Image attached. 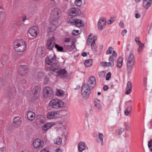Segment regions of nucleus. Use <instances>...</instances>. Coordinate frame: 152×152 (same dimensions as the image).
Segmentation results:
<instances>
[{
	"label": "nucleus",
	"instance_id": "nucleus-33",
	"mask_svg": "<svg viewBox=\"0 0 152 152\" xmlns=\"http://www.w3.org/2000/svg\"><path fill=\"white\" fill-rule=\"evenodd\" d=\"M132 110L131 106H129L127 108L126 110L124 111L125 114L126 116H129L131 115L130 112Z\"/></svg>",
	"mask_w": 152,
	"mask_h": 152
},
{
	"label": "nucleus",
	"instance_id": "nucleus-10",
	"mask_svg": "<svg viewBox=\"0 0 152 152\" xmlns=\"http://www.w3.org/2000/svg\"><path fill=\"white\" fill-rule=\"evenodd\" d=\"M41 88L40 86H35L32 90L33 98L34 99L38 98L40 96Z\"/></svg>",
	"mask_w": 152,
	"mask_h": 152
},
{
	"label": "nucleus",
	"instance_id": "nucleus-46",
	"mask_svg": "<svg viewBox=\"0 0 152 152\" xmlns=\"http://www.w3.org/2000/svg\"><path fill=\"white\" fill-rule=\"evenodd\" d=\"M42 130L45 132H46L49 129L46 124H45L42 127Z\"/></svg>",
	"mask_w": 152,
	"mask_h": 152
},
{
	"label": "nucleus",
	"instance_id": "nucleus-7",
	"mask_svg": "<svg viewBox=\"0 0 152 152\" xmlns=\"http://www.w3.org/2000/svg\"><path fill=\"white\" fill-rule=\"evenodd\" d=\"M61 13V11L59 8H53L50 14L51 19L58 21V19L60 17Z\"/></svg>",
	"mask_w": 152,
	"mask_h": 152
},
{
	"label": "nucleus",
	"instance_id": "nucleus-60",
	"mask_svg": "<svg viewBox=\"0 0 152 152\" xmlns=\"http://www.w3.org/2000/svg\"><path fill=\"white\" fill-rule=\"evenodd\" d=\"M71 41V39L69 38H66L64 40V42H69Z\"/></svg>",
	"mask_w": 152,
	"mask_h": 152
},
{
	"label": "nucleus",
	"instance_id": "nucleus-56",
	"mask_svg": "<svg viewBox=\"0 0 152 152\" xmlns=\"http://www.w3.org/2000/svg\"><path fill=\"white\" fill-rule=\"evenodd\" d=\"M119 26L121 27L124 28V26L123 22L122 21L120 22L119 23Z\"/></svg>",
	"mask_w": 152,
	"mask_h": 152
},
{
	"label": "nucleus",
	"instance_id": "nucleus-43",
	"mask_svg": "<svg viewBox=\"0 0 152 152\" xmlns=\"http://www.w3.org/2000/svg\"><path fill=\"white\" fill-rule=\"evenodd\" d=\"M82 4V0H76L75 2V4L77 6H81Z\"/></svg>",
	"mask_w": 152,
	"mask_h": 152
},
{
	"label": "nucleus",
	"instance_id": "nucleus-52",
	"mask_svg": "<svg viewBox=\"0 0 152 152\" xmlns=\"http://www.w3.org/2000/svg\"><path fill=\"white\" fill-rule=\"evenodd\" d=\"M67 133L66 132H64V134H63L61 136L62 137H64V140L66 141L67 140Z\"/></svg>",
	"mask_w": 152,
	"mask_h": 152
},
{
	"label": "nucleus",
	"instance_id": "nucleus-36",
	"mask_svg": "<svg viewBox=\"0 0 152 152\" xmlns=\"http://www.w3.org/2000/svg\"><path fill=\"white\" fill-rule=\"evenodd\" d=\"M55 47L57 50L58 51L63 52V48L62 47H61L57 44H55Z\"/></svg>",
	"mask_w": 152,
	"mask_h": 152
},
{
	"label": "nucleus",
	"instance_id": "nucleus-51",
	"mask_svg": "<svg viewBox=\"0 0 152 152\" xmlns=\"http://www.w3.org/2000/svg\"><path fill=\"white\" fill-rule=\"evenodd\" d=\"M114 20L113 18H111L107 22V23L108 24H110L112 23L114 21Z\"/></svg>",
	"mask_w": 152,
	"mask_h": 152
},
{
	"label": "nucleus",
	"instance_id": "nucleus-50",
	"mask_svg": "<svg viewBox=\"0 0 152 152\" xmlns=\"http://www.w3.org/2000/svg\"><path fill=\"white\" fill-rule=\"evenodd\" d=\"M40 152H50L48 149L46 147L42 149Z\"/></svg>",
	"mask_w": 152,
	"mask_h": 152
},
{
	"label": "nucleus",
	"instance_id": "nucleus-62",
	"mask_svg": "<svg viewBox=\"0 0 152 152\" xmlns=\"http://www.w3.org/2000/svg\"><path fill=\"white\" fill-rule=\"evenodd\" d=\"M108 87L106 86L105 85L103 86V89L104 91H106L108 89Z\"/></svg>",
	"mask_w": 152,
	"mask_h": 152
},
{
	"label": "nucleus",
	"instance_id": "nucleus-35",
	"mask_svg": "<svg viewBox=\"0 0 152 152\" xmlns=\"http://www.w3.org/2000/svg\"><path fill=\"white\" fill-rule=\"evenodd\" d=\"M5 17V13L4 11L0 12V22L3 21Z\"/></svg>",
	"mask_w": 152,
	"mask_h": 152
},
{
	"label": "nucleus",
	"instance_id": "nucleus-53",
	"mask_svg": "<svg viewBox=\"0 0 152 152\" xmlns=\"http://www.w3.org/2000/svg\"><path fill=\"white\" fill-rule=\"evenodd\" d=\"M50 4L53 6H56V3L54 0H51L50 2Z\"/></svg>",
	"mask_w": 152,
	"mask_h": 152
},
{
	"label": "nucleus",
	"instance_id": "nucleus-49",
	"mask_svg": "<svg viewBox=\"0 0 152 152\" xmlns=\"http://www.w3.org/2000/svg\"><path fill=\"white\" fill-rule=\"evenodd\" d=\"M124 131V129L123 128H120L117 132V134L118 135L121 134Z\"/></svg>",
	"mask_w": 152,
	"mask_h": 152
},
{
	"label": "nucleus",
	"instance_id": "nucleus-27",
	"mask_svg": "<svg viewBox=\"0 0 152 152\" xmlns=\"http://www.w3.org/2000/svg\"><path fill=\"white\" fill-rule=\"evenodd\" d=\"M123 58L122 57H119L117 62L116 66L117 68H121L123 65Z\"/></svg>",
	"mask_w": 152,
	"mask_h": 152
},
{
	"label": "nucleus",
	"instance_id": "nucleus-61",
	"mask_svg": "<svg viewBox=\"0 0 152 152\" xmlns=\"http://www.w3.org/2000/svg\"><path fill=\"white\" fill-rule=\"evenodd\" d=\"M130 127L128 125L126 126L125 129L126 131H129L130 130Z\"/></svg>",
	"mask_w": 152,
	"mask_h": 152
},
{
	"label": "nucleus",
	"instance_id": "nucleus-24",
	"mask_svg": "<svg viewBox=\"0 0 152 152\" xmlns=\"http://www.w3.org/2000/svg\"><path fill=\"white\" fill-rule=\"evenodd\" d=\"M132 84L131 82L129 81L127 82L126 86V91L125 93L127 94H129L132 92Z\"/></svg>",
	"mask_w": 152,
	"mask_h": 152
},
{
	"label": "nucleus",
	"instance_id": "nucleus-55",
	"mask_svg": "<svg viewBox=\"0 0 152 152\" xmlns=\"http://www.w3.org/2000/svg\"><path fill=\"white\" fill-rule=\"evenodd\" d=\"M135 41L138 45L141 43V42L138 40V39L137 37H136L135 38Z\"/></svg>",
	"mask_w": 152,
	"mask_h": 152
},
{
	"label": "nucleus",
	"instance_id": "nucleus-18",
	"mask_svg": "<svg viewBox=\"0 0 152 152\" xmlns=\"http://www.w3.org/2000/svg\"><path fill=\"white\" fill-rule=\"evenodd\" d=\"M31 36L34 37H36L39 33L38 28L36 26H34L30 28L28 31Z\"/></svg>",
	"mask_w": 152,
	"mask_h": 152
},
{
	"label": "nucleus",
	"instance_id": "nucleus-59",
	"mask_svg": "<svg viewBox=\"0 0 152 152\" xmlns=\"http://www.w3.org/2000/svg\"><path fill=\"white\" fill-rule=\"evenodd\" d=\"M23 21V22H25L26 20V16L25 15H23L22 18Z\"/></svg>",
	"mask_w": 152,
	"mask_h": 152
},
{
	"label": "nucleus",
	"instance_id": "nucleus-1",
	"mask_svg": "<svg viewBox=\"0 0 152 152\" xmlns=\"http://www.w3.org/2000/svg\"><path fill=\"white\" fill-rule=\"evenodd\" d=\"M107 54H111L109 58L108 62H104L101 63V64L103 66H107L113 67L114 65V60L116 58L117 55V53L113 50V48L111 47H109L106 51Z\"/></svg>",
	"mask_w": 152,
	"mask_h": 152
},
{
	"label": "nucleus",
	"instance_id": "nucleus-42",
	"mask_svg": "<svg viewBox=\"0 0 152 152\" xmlns=\"http://www.w3.org/2000/svg\"><path fill=\"white\" fill-rule=\"evenodd\" d=\"M81 31L79 30H73L72 33L73 35L77 36L80 34Z\"/></svg>",
	"mask_w": 152,
	"mask_h": 152
},
{
	"label": "nucleus",
	"instance_id": "nucleus-31",
	"mask_svg": "<svg viewBox=\"0 0 152 152\" xmlns=\"http://www.w3.org/2000/svg\"><path fill=\"white\" fill-rule=\"evenodd\" d=\"M92 64V60L91 59H88L86 60L84 62V64L86 67H88L91 66Z\"/></svg>",
	"mask_w": 152,
	"mask_h": 152
},
{
	"label": "nucleus",
	"instance_id": "nucleus-30",
	"mask_svg": "<svg viewBox=\"0 0 152 152\" xmlns=\"http://www.w3.org/2000/svg\"><path fill=\"white\" fill-rule=\"evenodd\" d=\"M75 19H73L72 17H69L66 19L67 22L72 25H74Z\"/></svg>",
	"mask_w": 152,
	"mask_h": 152
},
{
	"label": "nucleus",
	"instance_id": "nucleus-23",
	"mask_svg": "<svg viewBox=\"0 0 152 152\" xmlns=\"http://www.w3.org/2000/svg\"><path fill=\"white\" fill-rule=\"evenodd\" d=\"M22 122L21 118L20 116L15 117L13 119V124L15 126L20 125Z\"/></svg>",
	"mask_w": 152,
	"mask_h": 152
},
{
	"label": "nucleus",
	"instance_id": "nucleus-26",
	"mask_svg": "<svg viewBox=\"0 0 152 152\" xmlns=\"http://www.w3.org/2000/svg\"><path fill=\"white\" fill-rule=\"evenodd\" d=\"M99 140L98 142L100 143L101 145H103L104 144L103 142L104 135L102 133H99L98 134Z\"/></svg>",
	"mask_w": 152,
	"mask_h": 152
},
{
	"label": "nucleus",
	"instance_id": "nucleus-64",
	"mask_svg": "<svg viewBox=\"0 0 152 152\" xmlns=\"http://www.w3.org/2000/svg\"><path fill=\"white\" fill-rule=\"evenodd\" d=\"M84 115L86 118H88L89 116V114L87 113H84Z\"/></svg>",
	"mask_w": 152,
	"mask_h": 152
},
{
	"label": "nucleus",
	"instance_id": "nucleus-39",
	"mask_svg": "<svg viewBox=\"0 0 152 152\" xmlns=\"http://www.w3.org/2000/svg\"><path fill=\"white\" fill-rule=\"evenodd\" d=\"M57 129L59 130L60 129H65L64 126L61 123L58 124L57 126Z\"/></svg>",
	"mask_w": 152,
	"mask_h": 152
},
{
	"label": "nucleus",
	"instance_id": "nucleus-14",
	"mask_svg": "<svg viewBox=\"0 0 152 152\" xmlns=\"http://www.w3.org/2000/svg\"><path fill=\"white\" fill-rule=\"evenodd\" d=\"M58 26V21L51 20L50 23V25L49 31L50 32L54 31L57 28Z\"/></svg>",
	"mask_w": 152,
	"mask_h": 152
},
{
	"label": "nucleus",
	"instance_id": "nucleus-8",
	"mask_svg": "<svg viewBox=\"0 0 152 152\" xmlns=\"http://www.w3.org/2000/svg\"><path fill=\"white\" fill-rule=\"evenodd\" d=\"M60 113L56 111L49 112L46 115V117L49 119H56L61 117Z\"/></svg>",
	"mask_w": 152,
	"mask_h": 152
},
{
	"label": "nucleus",
	"instance_id": "nucleus-63",
	"mask_svg": "<svg viewBox=\"0 0 152 152\" xmlns=\"http://www.w3.org/2000/svg\"><path fill=\"white\" fill-rule=\"evenodd\" d=\"M5 149L6 148L4 147H3L1 148H0V152L1 151V152H3L5 150Z\"/></svg>",
	"mask_w": 152,
	"mask_h": 152
},
{
	"label": "nucleus",
	"instance_id": "nucleus-11",
	"mask_svg": "<svg viewBox=\"0 0 152 152\" xmlns=\"http://www.w3.org/2000/svg\"><path fill=\"white\" fill-rule=\"evenodd\" d=\"M44 142L42 140L39 139H35L32 143L33 147L37 149H39L42 148L44 146Z\"/></svg>",
	"mask_w": 152,
	"mask_h": 152
},
{
	"label": "nucleus",
	"instance_id": "nucleus-25",
	"mask_svg": "<svg viewBox=\"0 0 152 152\" xmlns=\"http://www.w3.org/2000/svg\"><path fill=\"white\" fill-rule=\"evenodd\" d=\"M27 116L28 119L30 121H32L35 117V114L31 111H29L27 113Z\"/></svg>",
	"mask_w": 152,
	"mask_h": 152
},
{
	"label": "nucleus",
	"instance_id": "nucleus-22",
	"mask_svg": "<svg viewBox=\"0 0 152 152\" xmlns=\"http://www.w3.org/2000/svg\"><path fill=\"white\" fill-rule=\"evenodd\" d=\"M152 0H143L142 5L144 7L148 9L151 6Z\"/></svg>",
	"mask_w": 152,
	"mask_h": 152
},
{
	"label": "nucleus",
	"instance_id": "nucleus-54",
	"mask_svg": "<svg viewBox=\"0 0 152 152\" xmlns=\"http://www.w3.org/2000/svg\"><path fill=\"white\" fill-rule=\"evenodd\" d=\"M127 32L126 29H124L121 32V35L122 36H124Z\"/></svg>",
	"mask_w": 152,
	"mask_h": 152
},
{
	"label": "nucleus",
	"instance_id": "nucleus-2",
	"mask_svg": "<svg viewBox=\"0 0 152 152\" xmlns=\"http://www.w3.org/2000/svg\"><path fill=\"white\" fill-rule=\"evenodd\" d=\"M49 105L50 108L55 109H58L63 108L65 110L68 109V107L65 105L63 102L58 99L52 100L49 103Z\"/></svg>",
	"mask_w": 152,
	"mask_h": 152
},
{
	"label": "nucleus",
	"instance_id": "nucleus-6",
	"mask_svg": "<svg viewBox=\"0 0 152 152\" xmlns=\"http://www.w3.org/2000/svg\"><path fill=\"white\" fill-rule=\"evenodd\" d=\"M51 71L53 74L55 76H59L61 78L65 77L67 75V71L64 69L59 70L52 67Z\"/></svg>",
	"mask_w": 152,
	"mask_h": 152
},
{
	"label": "nucleus",
	"instance_id": "nucleus-4",
	"mask_svg": "<svg viewBox=\"0 0 152 152\" xmlns=\"http://www.w3.org/2000/svg\"><path fill=\"white\" fill-rule=\"evenodd\" d=\"M91 89H92L87 84H83L82 86L81 93L83 97L85 99L88 98L90 94Z\"/></svg>",
	"mask_w": 152,
	"mask_h": 152
},
{
	"label": "nucleus",
	"instance_id": "nucleus-44",
	"mask_svg": "<svg viewBox=\"0 0 152 152\" xmlns=\"http://www.w3.org/2000/svg\"><path fill=\"white\" fill-rule=\"evenodd\" d=\"M148 146L150 151L152 152V140H150L148 142Z\"/></svg>",
	"mask_w": 152,
	"mask_h": 152
},
{
	"label": "nucleus",
	"instance_id": "nucleus-19",
	"mask_svg": "<svg viewBox=\"0 0 152 152\" xmlns=\"http://www.w3.org/2000/svg\"><path fill=\"white\" fill-rule=\"evenodd\" d=\"M88 84L90 85V86L91 89L95 86L96 84V81L95 77L94 76L90 77L88 79Z\"/></svg>",
	"mask_w": 152,
	"mask_h": 152
},
{
	"label": "nucleus",
	"instance_id": "nucleus-20",
	"mask_svg": "<svg viewBox=\"0 0 152 152\" xmlns=\"http://www.w3.org/2000/svg\"><path fill=\"white\" fill-rule=\"evenodd\" d=\"M45 48L42 47H39L37 48V53L40 57H43L45 55V53L44 51Z\"/></svg>",
	"mask_w": 152,
	"mask_h": 152
},
{
	"label": "nucleus",
	"instance_id": "nucleus-48",
	"mask_svg": "<svg viewBox=\"0 0 152 152\" xmlns=\"http://www.w3.org/2000/svg\"><path fill=\"white\" fill-rule=\"evenodd\" d=\"M93 36L92 34H90L88 37V42L89 43L91 42L92 40Z\"/></svg>",
	"mask_w": 152,
	"mask_h": 152
},
{
	"label": "nucleus",
	"instance_id": "nucleus-28",
	"mask_svg": "<svg viewBox=\"0 0 152 152\" xmlns=\"http://www.w3.org/2000/svg\"><path fill=\"white\" fill-rule=\"evenodd\" d=\"M62 138L58 136L55 138L54 140V143L57 145H60L62 143Z\"/></svg>",
	"mask_w": 152,
	"mask_h": 152
},
{
	"label": "nucleus",
	"instance_id": "nucleus-38",
	"mask_svg": "<svg viewBox=\"0 0 152 152\" xmlns=\"http://www.w3.org/2000/svg\"><path fill=\"white\" fill-rule=\"evenodd\" d=\"M91 47L93 50L95 51L96 49V47L95 43V40L94 39L91 44Z\"/></svg>",
	"mask_w": 152,
	"mask_h": 152
},
{
	"label": "nucleus",
	"instance_id": "nucleus-37",
	"mask_svg": "<svg viewBox=\"0 0 152 152\" xmlns=\"http://www.w3.org/2000/svg\"><path fill=\"white\" fill-rule=\"evenodd\" d=\"M100 103V100L97 99H95L94 101V105L97 108L99 107V105Z\"/></svg>",
	"mask_w": 152,
	"mask_h": 152
},
{
	"label": "nucleus",
	"instance_id": "nucleus-16",
	"mask_svg": "<svg viewBox=\"0 0 152 152\" xmlns=\"http://www.w3.org/2000/svg\"><path fill=\"white\" fill-rule=\"evenodd\" d=\"M78 152H83L88 148L85 142H80L77 145Z\"/></svg>",
	"mask_w": 152,
	"mask_h": 152
},
{
	"label": "nucleus",
	"instance_id": "nucleus-57",
	"mask_svg": "<svg viewBox=\"0 0 152 152\" xmlns=\"http://www.w3.org/2000/svg\"><path fill=\"white\" fill-rule=\"evenodd\" d=\"M135 17L136 18H139L140 17L141 15L139 13H137L135 14Z\"/></svg>",
	"mask_w": 152,
	"mask_h": 152
},
{
	"label": "nucleus",
	"instance_id": "nucleus-12",
	"mask_svg": "<svg viewBox=\"0 0 152 152\" xmlns=\"http://www.w3.org/2000/svg\"><path fill=\"white\" fill-rule=\"evenodd\" d=\"M80 13L79 9L75 8H71L67 11V14L69 16H76Z\"/></svg>",
	"mask_w": 152,
	"mask_h": 152
},
{
	"label": "nucleus",
	"instance_id": "nucleus-17",
	"mask_svg": "<svg viewBox=\"0 0 152 152\" xmlns=\"http://www.w3.org/2000/svg\"><path fill=\"white\" fill-rule=\"evenodd\" d=\"M55 40L54 37L50 38L47 41V46L48 48L50 50L53 49L54 47V43Z\"/></svg>",
	"mask_w": 152,
	"mask_h": 152
},
{
	"label": "nucleus",
	"instance_id": "nucleus-29",
	"mask_svg": "<svg viewBox=\"0 0 152 152\" xmlns=\"http://www.w3.org/2000/svg\"><path fill=\"white\" fill-rule=\"evenodd\" d=\"M66 48L69 51H72L73 49L75 48V45L72 42L70 45H66Z\"/></svg>",
	"mask_w": 152,
	"mask_h": 152
},
{
	"label": "nucleus",
	"instance_id": "nucleus-32",
	"mask_svg": "<svg viewBox=\"0 0 152 152\" xmlns=\"http://www.w3.org/2000/svg\"><path fill=\"white\" fill-rule=\"evenodd\" d=\"M64 92L62 90L57 89L56 90V95L58 96H62L64 95Z\"/></svg>",
	"mask_w": 152,
	"mask_h": 152
},
{
	"label": "nucleus",
	"instance_id": "nucleus-13",
	"mask_svg": "<svg viewBox=\"0 0 152 152\" xmlns=\"http://www.w3.org/2000/svg\"><path fill=\"white\" fill-rule=\"evenodd\" d=\"M56 55L54 53H53L46 58L45 62L46 64L50 65H52L54 62H56Z\"/></svg>",
	"mask_w": 152,
	"mask_h": 152
},
{
	"label": "nucleus",
	"instance_id": "nucleus-58",
	"mask_svg": "<svg viewBox=\"0 0 152 152\" xmlns=\"http://www.w3.org/2000/svg\"><path fill=\"white\" fill-rule=\"evenodd\" d=\"M54 152H62V151L60 148H58L56 149Z\"/></svg>",
	"mask_w": 152,
	"mask_h": 152
},
{
	"label": "nucleus",
	"instance_id": "nucleus-15",
	"mask_svg": "<svg viewBox=\"0 0 152 152\" xmlns=\"http://www.w3.org/2000/svg\"><path fill=\"white\" fill-rule=\"evenodd\" d=\"M106 21L104 18H102L100 19L98 22V28L99 30H102L105 27Z\"/></svg>",
	"mask_w": 152,
	"mask_h": 152
},
{
	"label": "nucleus",
	"instance_id": "nucleus-41",
	"mask_svg": "<svg viewBox=\"0 0 152 152\" xmlns=\"http://www.w3.org/2000/svg\"><path fill=\"white\" fill-rule=\"evenodd\" d=\"M138 45L139 46V48L138 49V52L140 53L142 50L144 46V45L141 43Z\"/></svg>",
	"mask_w": 152,
	"mask_h": 152
},
{
	"label": "nucleus",
	"instance_id": "nucleus-47",
	"mask_svg": "<svg viewBox=\"0 0 152 152\" xmlns=\"http://www.w3.org/2000/svg\"><path fill=\"white\" fill-rule=\"evenodd\" d=\"M49 77L48 76H46L44 80V83L47 85L49 83Z\"/></svg>",
	"mask_w": 152,
	"mask_h": 152
},
{
	"label": "nucleus",
	"instance_id": "nucleus-45",
	"mask_svg": "<svg viewBox=\"0 0 152 152\" xmlns=\"http://www.w3.org/2000/svg\"><path fill=\"white\" fill-rule=\"evenodd\" d=\"M111 74L110 72H108L106 76V80H110L111 78Z\"/></svg>",
	"mask_w": 152,
	"mask_h": 152
},
{
	"label": "nucleus",
	"instance_id": "nucleus-40",
	"mask_svg": "<svg viewBox=\"0 0 152 152\" xmlns=\"http://www.w3.org/2000/svg\"><path fill=\"white\" fill-rule=\"evenodd\" d=\"M47 126L48 127L49 129L50 128H51L53 126L55 125V123L54 122H48L46 124Z\"/></svg>",
	"mask_w": 152,
	"mask_h": 152
},
{
	"label": "nucleus",
	"instance_id": "nucleus-5",
	"mask_svg": "<svg viewBox=\"0 0 152 152\" xmlns=\"http://www.w3.org/2000/svg\"><path fill=\"white\" fill-rule=\"evenodd\" d=\"M43 93L44 97L47 99H51L54 95L52 88L49 86H46L43 88Z\"/></svg>",
	"mask_w": 152,
	"mask_h": 152
},
{
	"label": "nucleus",
	"instance_id": "nucleus-34",
	"mask_svg": "<svg viewBox=\"0 0 152 152\" xmlns=\"http://www.w3.org/2000/svg\"><path fill=\"white\" fill-rule=\"evenodd\" d=\"M38 119L41 123H44L45 121V117L43 115H39L38 117Z\"/></svg>",
	"mask_w": 152,
	"mask_h": 152
},
{
	"label": "nucleus",
	"instance_id": "nucleus-21",
	"mask_svg": "<svg viewBox=\"0 0 152 152\" xmlns=\"http://www.w3.org/2000/svg\"><path fill=\"white\" fill-rule=\"evenodd\" d=\"M74 25L77 27H81L83 26L84 23L81 20L78 18H75Z\"/></svg>",
	"mask_w": 152,
	"mask_h": 152
},
{
	"label": "nucleus",
	"instance_id": "nucleus-9",
	"mask_svg": "<svg viewBox=\"0 0 152 152\" xmlns=\"http://www.w3.org/2000/svg\"><path fill=\"white\" fill-rule=\"evenodd\" d=\"M134 62V55L133 53H131L127 59V66L129 69L131 70L133 68Z\"/></svg>",
	"mask_w": 152,
	"mask_h": 152
},
{
	"label": "nucleus",
	"instance_id": "nucleus-3",
	"mask_svg": "<svg viewBox=\"0 0 152 152\" xmlns=\"http://www.w3.org/2000/svg\"><path fill=\"white\" fill-rule=\"evenodd\" d=\"M13 45L15 50L18 52H24L27 47L25 41L22 39L15 40L13 42Z\"/></svg>",
	"mask_w": 152,
	"mask_h": 152
}]
</instances>
